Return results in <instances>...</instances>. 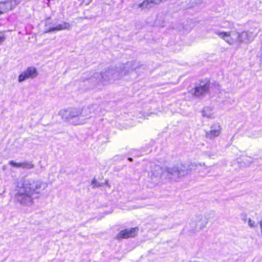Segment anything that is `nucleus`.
I'll use <instances>...</instances> for the list:
<instances>
[{
	"instance_id": "nucleus-1",
	"label": "nucleus",
	"mask_w": 262,
	"mask_h": 262,
	"mask_svg": "<svg viewBox=\"0 0 262 262\" xmlns=\"http://www.w3.org/2000/svg\"><path fill=\"white\" fill-rule=\"evenodd\" d=\"M43 186H45V184L41 181L26 180L22 186L18 189L15 195V199L21 205L31 206L34 199L38 198Z\"/></svg>"
},
{
	"instance_id": "nucleus-17",
	"label": "nucleus",
	"mask_w": 262,
	"mask_h": 262,
	"mask_svg": "<svg viewBox=\"0 0 262 262\" xmlns=\"http://www.w3.org/2000/svg\"><path fill=\"white\" fill-rule=\"evenodd\" d=\"M130 67L128 66H123L120 71L121 76H125L127 73H129Z\"/></svg>"
},
{
	"instance_id": "nucleus-5",
	"label": "nucleus",
	"mask_w": 262,
	"mask_h": 262,
	"mask_svg": "<svg viewBox=\"0 0 262 262\" xmlns=\"http://www.w3.org/2000/svg\"><path fill=\"white\" fill-rule=\"evenodd\" d=\"M188 169L183 164H179L173 167L166 168L164 171L165 177L169 178H178L187 173Z\"/></svg>"
},
{
	"instance_id": "nucleus-22",
	"label": "nucleus",
	"mask_w": 262,
	"mask_h": 262,
	"mask_svg": "<svg viewBox=\"0 0 262 262\" xmlns=\"http://www.w3.org/2000/svg\"><path fill=\"white\" fill-rule=\"evenodd\" d=\"M258 224H259V228L260 236L262 237V220H261L259 221Z\"/></svg>"
},
{
	"instance_id": "nucleus-25",
	"label": "nucleus",
	"mask_w": 262,
	"mask_h": 262,
	"mask_svg": "<svg viewBox=\"0 0 262 262\" xmlns=\"http://www.w3.org/2000/svg\"><path fill=\"white\" fill-rule=\"evenodd\" d=\"M5 37L3 36H0V44H1L4 40H5Z\"/></svg>"
},
{
	"instance_id": "nucleus-7",
	"label": "nucleus",
	"mask_w": 262,
	"mask_h": 262,
	"mask_svg": "<svg viewBox=\"0 0 262 262\" xmlns=\"http://www.w3.org/2000/svg\"><path fill=\"white\" fill-rule=\"evenodd\" d=\"M194 226L193 230L200 231L205 228L208 224V219L202 215L195 216L191 223Z\"/></svg>"
},
{
	"instance_id": "nucleus-11",
	"label": "nucleus",
	"mask_w": 262,
	"mask_h": 262,
	"mask_svg": "<svg viewBox=\"0 0 262 262\" xmlns=\"http://www.w3.org/2000/svg\"><path fill=\"white\" fill-rule=\"evenodd\" d=\"M202 114L204 117L208 118H214V112L213 108H212L211 107L206 106L204 107Z\"/></svg>"
},
{
	"instance_id": "nucleus-12",
	"label": "nucleus",
	"mask_w": 262,
	"mask_h": 262,
	"mask_svg": "<svg viewBox=\"0 0 262 262\" xmlns=\"http://www.w3.org/2000/svg\"><path fill=\"white\" fill-rule=\"evenodd\" d=\"M71 25L68 23H63L61 24L57 25L55 27H52L50 29L49 31H60L62 30H69L71 29Z\"/></svg>"
},
{
	"instance_id": "nucleus-8",
	"label": "nucleus",
	"mask_w": 262,
	"mask_h": 262,
	"mask_svg": "<svg viewBox=\"0 0 262 262\" xmlns=\"http://www.w3.org/2000/svg\"><path fill=\"white\" fill-rule=\"evenodd\" d=\"M20 2V0H8L0 2V15L12 10Z\"/></svg>"
},
{
	"instance_id": "nucleus-21",
	"label": "nucleus",
	"mask_w": 262,
	"mask_h": 262,
	"mask_svg": "<svg viewBox=\"0 0 262 262\" xmlns=\"http://www.w3.org/2000/svg\"><path fill=\"white\" fill-rule=\"evenodd\" d=\"M151 4L154 6V5H158L160 4L163 0H150Z\"/></svg>"
},
{
	"instance_id": "nucleus-13",
	"label": "nucleus",
	"mask_w": 262,
	"mask_h": 262,
	"mask_svg": "<svg viewBox=\"0 0 262 262\" xmlns=\"http://www.w3.org/2000/svg\"><path fill=\"white\" fill-rule=\"evenodd\" d=\"M165 170H163L160 166L155 165L151 170L152 173L155 177H158L160 174H162L163 176H166V173H164Z\"/></svg>"
},
{
	"instance_id": "nucleus-24",
	"label": "nucleus",
	"mask_w": 262,
	"mask_h": 262,
	"mask_svg": "<svg viewBox=\"0 0 262 262\" xmlns=\"http://www.w3.org/2000/svg\"><path fill=\"white\" fill-rule=\"evenodd\" d=\"M196 166L197 167H203L204 168H205L206 169L207 168V166H205V164L204 163H198V164L196 165Z\"/></svg>"
},
{
	"instance_id": "nucleus-6",
	"label": "nucleus",
	"mask_w": 262,
	"mask_h": 262,
	"mask_svg": "<svg viewBox=\"0 0 262 262\" xmlns=\"http://www.w3.org/2000/svg\"><path fill=\"white\" fill-rule=\"evenodd\" d=\"M38 75L36 69L33 67L28 68L18 76V81L21 82L28 79H34Z\"/></svg>"
},
{
	"instance_id": "nucleus-14",
	"label": "nucleus",
	"mask_w": 262,
	"mask_h": 262,
	"mask_svg": "<svg viewBox=\"0 0 262 262\" xmlns=\"http://www.w3.org/2000/svg\"><path fill=\"white\" fill-rule=\"evenodd\" d=\"M131 231L129 230L124 229L121 230L117 235V238H127L130 237Z\"/></svg>"
},
{
	"instance_id": "nucleus-4",
	"label": "nucleus",
	"mask_w": 262,
	"mask_h": 262,
	"mask_svg": "<svg viewBox=\"0 0 262 262\" xmlns=\"http://www.w3.org/2000/svg\"><path fill=\"white\" fill-rule=\"evenodd\" d=\"M117 70L113 68L104 69L101 72H96L91 78L93 82L97 85H105L111 83L115 79Z\"/></svg>"
},
{
	"instance_id": "nucleus-16",
	"label": "nucleus",
	"mask_w": 262,
	"mask_h": 262,
	"mask_svg": "<svg viewBox=\"0 0 262 262\" xmlns=\"http://www.w3.org/2000/svg\"><path fill=\"white\" fill-rule=\"evenodd\" d=\"M21 168L23 169H30L34 168V164L31 162H25L21 163Z\"/></svg>"
},
{
	"instance_id": "nucleus-9",
	"label": "nucleus",
	"mask_w": 262,
	"mask_h": 262,
	"mask_svg": "<svg viewBox=\"0 0 262 262\" xmlns=\"http://www.w3.org/2000/svg\"><path fill=\"white\" fill-rule=\"evenodd\" d=\"M221 129L219 123L214 124L211 126L210 130L206 132V136L211 139L218 137L221 134Z\"/></svg>"
},
{
	"instance_id": "nucleus-2",
	"label": "nucleus",
	"mask_w": 262,
	"mask_h": 262,
	"mask_svg": "<svg viewBox=\"0 0 262 262\" xmlns=\"http://www.w3.org/2000/svg\"><path fill=\"white\" fill-rule=\"evenodd\" d=\"M258 32V28L253 27L247 31L239 32L235 30L229 31H216L215 34L228 45L239 46L243 43L252 41Z\"/></svg>"
},
{
	"instance_id": "nucleus-15",
	"label": "nucleus",
	"mask_w": 262,
	"mask_h": 262,
	"mask_svg": "<svg viewBox=\"0 0 262 262\" xmlns=\"http://www.w3.org/2000/svg\"><path fill=\"white\" fill-rule=\"evenodd\" d=\"M139 8H141L142 9H150L153 7V5L151 4L150 0H145L143 3L138 5Z\"/></svg>"
},
{
	"instance_id": "nucleus-19",
	"label": "nucleus",
	"mask_w": 262,
	"mask_h": 262,
	"mask_svg": "<svg viewBox=\"0 0 262 262\" xmlns=\"http://www.w3.org/2000/svg\"><path fill=\"white\" fill-rule=\"evenodd\" d=\"M248 225L251 228H254L256 227V222L251 218H249L248 220Z\"/></svg>"
},
{
	"instance_id": "nucleus-23",
	"label": "nucleus",
	"mask_w": 262,
	"mask_h": 262,
	"mask_svg": "<svg viewBox=\"0 0 262 262\" xmlns=\"http://www.w3.org/2000/svg\"><path fill=\"white\" fill-rule=\"evenodd\" d=\"M139 229L138 228H132V236H135L138 232Z\"/></svg>"
},
{
	"instance_id": "nucleus-10",
	"label": "nucleus",
	"mask_w": 262,
	"mask_h": 262,
	"mask_svg": "<svg viewBox=\"0 0 262 262\" xmlns=\"http://www.w3.org/2000/svg\"><path fill=\"white\" fill-rule=\"evenodd\" d=\"M208 85L207 84H200L199 86L192 89L190 93L195 96H200L206 93L208 90Z\"/></svg>"
},
{
	"instance_id": "nucleus-26",
	"label": "nucleus",
	"mask_w": 262,
	"mask_h": 262,
	"mask_svg": "<svg viewBox=\"0 0 262 262\" xmlns=\"http://www.w3.org/2000/svg\"><path fill=\"white\" fill-rule=\"evenodd\" d=\"M113 211V209H111L109 211L105 212V215L110 214V213H112Z\"/></svg>"
},
{
	"instance_id": "nucleus-3",
	"label": "nucleus",
	"mask_w": 262,
	"mask_h": 262,
	"mask_svg": "<svg viewBox=\"0 0 262 262\" xmlns=\"http://www.w3.org/2000/svg\"><path fill=\"white\" fill-rule=\"evenodd\" d=\"M83 111H85L86 110H83L80 107H69L61 110L59 114L63 119L75 118V120L72 121V123L74 125H81L85 123L86 121L85 117L88 116V115L85 116L83 114Z\"/></svg>"
},
{
	"instance_id": "nucleus-18",
	"label": "nucleus",
	"mask_w": 262,
	"mask_h": 262,
	"mask_svg": "<svg viewBox=\"0 0 262 262\" xmlns=\"http://www.w3.org/2000/svg\"><path fill=\"white\" fill-rule=\"evenodd\" d=\"M21 163L22 162H16L14 161L11 160L9 162V164L14 167L16 168H21Z\"/></svg>"
},
{
	"instance_id": "nucleus-20",
	"label": "nucleus",
	"mask_w": 262,
	"mask_h": 262,
	"mask_svg": "<svg viewBox=\"0 0 262 262\" xmlns=\"http://www.w3.org/2000/svg\"><path fill=\"white\" fill-rule=\"evenodd\" d=\"M154 113L152 112H145L143 115V117L144 119H148V118L154 115Z\"/></svg>"
},
{
	"instance_id": "nucleus-27",
	"label": "nucleus",
	"mask_w": 262,
	"mask_h": 262,
	"mask_svg": "<svg viewBox=\"0 0 262 262\" xmlns=\"http://www.w3.org/2000/svg\"><path fill=\"white\" fill-rule=\"evenodd\" d=\"M128 160H129L130 161H131V158H128Z\"/></svg>"
}]
</instances>
